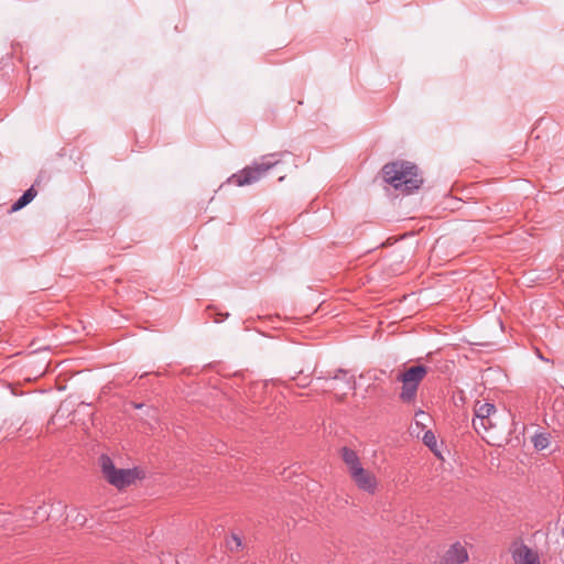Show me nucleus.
Returning a JSON list of instances; mask_svg holds the SVG:
<instances>
[{"label": "nucleus", "instance_id": "nucleus-1", "mask_svg": "<svg viewBox=\"0 0 564 564\" xmlns=\"http://www.w3.org/2000/svg\"><path fill=\"white\" fill-rule=\"evenodd\" d=\"M382 177L386 183L404 194H411L419 189L423 183L417 166L408 161H394L386 164L382 167Z\"/></svg>", "mask_w": 564, "mask_h": 564}, {"label": "nucleus", "instance_id": "nucleus-2", "mask_svg": "<svg viewBox=\"0 0 564 564\" xmlns=\"http://www.w3.org/2000/svg\"><path fill=\"white\" fill-rule=\"evenodd\" d=\"M291 158L294 162L291 152L283 151L278 153H270L261 158V162H256L250 166L242 169L240 172L234 174L228 182L237 186L250 185L259 181L267 174L269 170Z\"/></svg>", "mask_w": 564, "mask_h": 564}, {"label": "nucleus", "instance_id": "nucleus-3", "mask_svg": "<svg viewBox=\"0 0 564 564\" xmlns=\"http://www.w3.org/2000/svg\"><path fill=\"white\" fill-rule=\"evenodd\" d=\"M99 463L104 477L118 489L131 485L140 477V471L137 468H116L113 462L107 455H101Z\"/></svg>", "mask_w": 564, "mask_h": 564}, {"label": "nucleus", "instance_id": "nucleus-4", "mask_svg": "<svg viewBox=\"0 0 564 564\" xmlns=\"http://www.w3.org/2000/svg\"><path fill=\"white\" fill-rule=\"evenodd\" d=\"M427 373V367L417 365L410 367L398 376V380L402 382L400 399L403 402H411L415 399L420 382Z\"/></svg>", "mask_w": 564, "mask_h": 564}, {"label": "nucleus", "instance_id": "nucleus-5", "mask_svg": "<svg viewBox=\"0 0 564 564\" xmlns=\"http://www.w3.org/2000/svg\"><path fill=\"white\" fill-rule=\"evenodd\" d=\"M510 553L514 564H541L538 553L522 541H514L510 546Z\"/></svg>", "mask_w": 564, "mask_h": 564}, {"label": "nucleus", "instance_id": "nucleus-6", "mask_svg": "<svg viewBox=\"0 0 564 564\" xmlns=\"http://www.w3.org/2000/svg\"><path fill=\"white\" fill-rule=\"evenodd\" d=\"M326 381H330L328 384V389L337 390L341 384L340 390L343 394H346L347 391H351L356 389V381L352 375H349L347 370L338 369L333 376H328L325 378Z\"/></svg>", "mask_w": 564, "mask_h": 564}, {"label": "nucleus", "instance_id": "nucleus-7", "mask_svg": "<svg viewBox=\"0 0 564 564\" xmlns=\"http://www.w3.org/2000/svg\"><path fill=\"white\" fill-rule=\"evenodd\" d=\"M357 487L369 494H373L377 488V479L375 475L366 470L362 466L349 474Z\"/></svg>", "mask_w": 564, "mask_h": 564}, {"label": "nucleus", "instance_id": "nucleus-8", "mask_svg": "<svg viewBox=\"0 0 564 564\" xmlns=\"http://www.w3.org/2000/svg\"><path fill=\"white\" fill-rule=\"evenodd\" d=\"M468 560V552L460 542L452 544L442 556L440 564H463Z\"/></svg>", "mask_w": 564, "mask_h": 564}, {"label": "nucleus", "instance_id": "nucleus-9", "mask_svg": "<svg viewBox=\"0 0 564 564\" xmlns=\"http://www.w3.org/2000/svg\"><path fill=\"white\" fill-rule=\"evenodd\" d=\"M497 409L492 403L485 402L480 403L479 401L476 402L474 408V419L477 423H481L487 416L496 415Z\"/></svg>", "mask_w": 564, "mask_h": 564}, {"label": "nucleus", "instance_id": "nucleus-10", "mask_svg": "<svg viewBox=\"0 0 564 564\" xmlns=\"http://www.w3.org/2000/svg\"><path fill=\"white\" fill-rule=\"evenodd\" d=\"M22 516L24 520L30 521L25 525L30 527L36 521H44L48 518V511L45 506H39L35 511H31V509L26 508L22 510Z\"/></svg>", "mask_w": 564, "mask_h": 564}, {"label": "nucleus", "instance_id": "nucleus-11", "mask_svg": "<svg viewBox=\"0 0 564 564\" xmlns=\"http://www.w3.org/2000/svg\"><path fill=\"white\" fill-rule=\"evenodd\" d=\"M341 458L346 464L349 474L356 470L357 468L361 467L358 455L356 454L355 451L348 447L341 448Z\"/></svg>", "mask_w": 564, "mask_h": 564}, {"label": "nucleus", "instance_id": "nucleus-12", "mask_svg": "<svg viewBox=\"0 0 564 564\" xmlns=\"http://www.w3.org/2000/svg\"><path fill=\"white\" fill-rule=\"evenodd\" d=\"M496 415L487 416L481 423H477L476 420H473V426L477 434L481 435L482 438H487V434H490L491 431L496 427Z\"/></svg>", "mask_w": 564, "mask_h": 564}, {"label": "nucleus", "instance_id": "nucleus-13", "mask_svg": "<svg viewBox=\"0 0 564 564\" xmlns=\"http://www.w3.org/2000/svg\"><path fill=\"white\" fill-rule=\"evenodd\" d=\"M36 196V191L33 187L26 189L22 196L12 204L11 212H18L31 203Z\"/></svg>", "mask_w": 564, "mask_h": 564}, {"label": "nucleus", "instance_id": "nucleus-14", "mask_svg": "<svg viewBox=\"0 0 564 564\" xmlns=\"http://www.w3.org/2000/svg\"><path fill=\"white\" fill-rule=\"evenodd\" d=\"M533 445L536 449H544L550 445V435L547 433H538L532 438Z\"/></svg>", "mask_w": 564, "mask_h": 564}, {"label": "nucleus", "instance_id": "nucleus-15", "mask_svg": "<svg viewBox=\"0 0 564 564\" xmlns=\"http://www.w3.org/2000/svg\"><path fill=\"white\" fill-rule=\"evenodd\" d=\"M423 442L424 444L430 447L431 449H433L434 447H436V438H435V435L432 431H426L423 435Z\"/></svg>", "mask_w": 564, "mask_h": 564}, {"label": "nucleus", "instance_id": "nucleus-16", "mask_svg": "<svg viewBox=\"0 0 564 564\" xmlns=\"http://www.w3.org/2000/svg\"><path fill=\"white\" fill-rule=\"evenodd\" d=\"M232 541L235 542V545H236V549L240 547L241 546V540L239 536L237 535H232Z\"/></svg>", "mask_w": 564, "mask_h": 564}]
</instances>
